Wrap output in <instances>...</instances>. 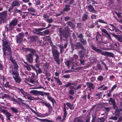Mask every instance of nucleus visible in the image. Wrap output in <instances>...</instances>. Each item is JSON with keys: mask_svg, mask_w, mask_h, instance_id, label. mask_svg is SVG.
Masks as SVG:
<instances>
[{"mask_svg": "<svg viewBox=\"0 0 122 122\" xmlns=\"http://www.w3.org/2000/svg\"><path fill=\"white\" fill-rule=\"evenodd\" d=\"M71 45L72 49L73 50L76 49L79 50L81 49L79 51L78 55L82 59L85 55L84 51V48L83 44H81L80 42H78L75 44H72Z\"/></svg>", "mask_w": 122, "mask_h": 122, "instance_id": "1", "label": "nucleus"}, {"mask_svg": "<svg viewBox=\"0 0 122 122\" xmlns=\"http://www.w3.org/2000/svg\"><path fill=\"white\" fill-rule=\"evenodd\" d=\"M4 38L2 40V46L3 53L5 55H6V51L7 50L10 54H11V51L10 44L9 43L6 37L4 34H3Z\"/></svg>", "mask_w": 122, "mask_h": 122, "instance_id": "2", "label": "nucleus"}, {"mask_svg": "<svg viewBox=\"0 0 122 122\" xmlns=\"http://www.w3.org/2000/svg\"><path fill=\"white\" fill-rule=\"evenodd\" d=\"M51 48V51L55 61L58 64H60L59 59L60 53L58 51L56 48H57V47L55 45L52 46Z\"/></svg>", "mask_w": 122, "mask_h": 122, "instance_id": "3", "label": "nucleus"}, {"mask_svg": "<svg viewBox=\"0 0 122 122\" xmlns=\"http://www.w3.org/2000/svg\"><path fill=\"white\" fill-rule=\"evenodd\" d=\"M91 47L93 50L97 53H101L102 55L106 56H109L112 57H114V54H113L107 51L103 52L102 50L97 48L93 44H92Z\"/></svg>", "mask_w": 122, "mask_h": 122, "instance_id": "4", "label": "nucleus"}, {"mask_svg": "<svg viewBox=\"0 0 122 122\" xmlns=\"http://www.w3.org/2000/svg\"><path fill=\"white\" fill-rule=\"evenodd\" d=\"M12 66L11 65L10 67V72L13 75V76L15 81L19 83L21 81V79L20 78L19 74L17 71L13 70Z\"/></svg>", "mask_w": 122, "mask_h": 122, "instance_id": "5", "label": "nucleus"}, {"mask_svg": "<svg viewBox=\"0 0 122 122\" xmlns=\"http://www.w3.org/2000/svg\"><path fill=\"white\" fill-rule=\"evenodd\" d=\"M18 20L17 19H14L9 23V27H6L5 30L8 32L9 30L11 31L14 28V26L17 25L18 23Z\"/></svg>", "mask_w": 122, "mask_h": 122, "instance_id": "6", "label": "nucleus"}, {"mask_svg": "<svg viewBox=\"0 0 122 122\" xmlns=\"http://www.w3.org/2000/svg\"><path fill=\"white\" fill-rule=\"evenodd\" d=\"M7 11L6 10L0 13V21L3 23L6 21Z\"/></svg>", "mask_w": 122, "mask_h": 122, "instance_id": "7", "label": "nucleus"}, {"mask_svg": "<svg viewBox=\"0 0 122 122\" xmlns=\"http://www.w3.org/2000/svg\"><path fill=\"white\" fill-rule=\"evenodd\" d=\"M63 110L64 111L63 116L62 119H61V117H58L56 119V121H59L60 122H62L64 120L67 115V112H66V105L64 103V107L63 108Z\"/></svg>", "mask_w": 122, "mask_h": 122, "instance_id": "8", "label": "nucleus"}, {"mask_svg": "<svg viewBox=\"0 0 122 122\" xmlns=\"http://www.w3.org/2000/svg\"><path fill=\"white\" fill-rule=\"evenodd\" d=\"M24 34L23 33H19L17 36H16V42L19 44L21 43L23 41V38L24 36Z\"/></svg>", "mask_w": 122, "mask_h": 122, "instance_id": "9", "label": "nucleus"}, {"mask_svg": "<svg viewBox=\"0 0 122 122\" xmlns=\"http://www.w3.org/2000/svg\"><path fill=\"white\" fill-rule=\"evenodd\" d=\"M30 93L33 94L34 95H41L43 96V92L41 91H38L37 90H33L30 92Z\"/></svg>", "mask_w": 122, "mask_h": 122, "instance_id": "10", "label": "nucleus"}, {"mask_svg": "<svg viewBox=\"0 0 122 122\" xmlns=\"http://www.w3.org/2000/svg\"><path fill=\"white\" fill-rule=\"evenodd\" d=\"M32 56L33 55H32L31 53H30L28 54L26 56V59L30 63H32L33 61V59Z\"/></svg>", "mask_w": 122, "mask_h": 122, "instance_id": "11", "label": "nucleus"}, {"mask_svg": "<svg viewBox=\"0 0 122 122\" xmlns=\"http://www.w3.org/2000/svg\"><path fill=\"white\" fill-rule=\"evenodd\" d=\"M1 111L6 116L7 119L10 121V116H12V115L10 114V113L6 110L2 109L1 110Z\"/></svg>", "mask_w": 122, "mask_h": 122, "instance_id": "12", "label": "nucleus"}, {"mask_svg": "<svg viewBox=\"0 0 122 122\" xmlns=\"http://www.w3.org/2000/svg\"><path fill=\"white\" fill-rule=\"evenodd\" d=\"M86 85L87 86V88H89V90L90 91L91 89H94L95 88V87L94 86V84L92 83L87 82Z\"/></svg>", "mask_w": 122, "mask_h": 122, "instance_id": "13", "label": "nucleus"}, {"mask_svg": "<svg viewBox=\"0 0 122 122\" xmlns=\"http://www.w3.org/2000/svg\"><path fill=\"white\" fill-rule=\"evenodd\" d=\"M87 8H88V10L90 12L92 13H96L97 11L94 9V8L91 5H90L87 6Z\"/></svg>", "mask_w": 122, "mask_h": 122, "instance_id": "14", "label": "nucleus"}, {"mask_svg": "<svg viewBox=\"0 0 122 122\" xmlns=\"http://www.w3.org/2000/svg\"><path fill=\"white\" fill-rule=\"evenodd\" d=\"M27 50L28 51H29L32 54V55H36L37 54H36V50L32 48H27Z\"/></svg>", "mask_w": 122, "mask_h": 122, "instance_id": "15", "label": "nucleus"}, {"mask_svg": "<svg viewBox=\"0 0 122 122\" xmlns=\"http://www.w3.org/2000/svg\"><path fill=\"white\" fill-rule=\"evenodd\" d=\"M115 38L117 39L118 41L120 42H122V35L115 34Z\"/></svg>", "mask_w": 122, "mask_h": 122, "instance_id": "16", "label": "nucleus"}, {"mask_svg": "<svg viewBox=\"0 0 122 122\" xmlns=\"http://www.w3.org/2000/svg\"><path fill=\"white\" fill-rule=\"evenodd\" d=\"M59 32L61 35H62L63 37L67 39L68 37V35L67 33L65 32H62L61 30H59Z\"/></svg>", "mask_w": 122, "mask_h": 122, "instance_id": "17", "label": "nucleus"}, {"mask_svg": "<svg viewBox=\"0 0 122 122\" xmlns=\"http://www.w3.org/2000/svg\"><path fill=\"white\" fill-rule=\"evenodd\" d=\"M12 63L14 66V68H13V69H14L13 70L15 71H17L18 67V66L17 62L15 61Z\"/></svg>", "mask_w": 122, "mask_h": 122, "instance_id": "18", "label": "nucleus"}, {"mask_svg": "<svg viewBox=\"0 0 122 122\" xmlns=\"http://www.w3.org/2000/svg\"><path fill=\"white\" fill-rule=\"evenodd\" d=\"M70 5H66L64 8L63 11H68L70 10Z\"/></svg>", "mask_w": 122, "mask_h": 122, "instance_id": "19", "label": "nucleus"}, {"mask_svg": "<svg viewBox=\"0 0 122 122\" xmlns=\"http://www.w3.org/2000/svg\"><path fill=\"white\" fill-rule=\"evenodd\" d=\"M30 39L31 41H36L38 39V37L35 36H32L30 37Z\"/></svg>", "mask_w": 122, "mask_h": 122, "instance_id": "20", "label": "nucleus"}, {"mask_svg": "<svg viewBox=\"0 0 122 122\" xmlns=\"http://www.w3.org/2000/svg\"><path fill=\"white\" fill-rule=\"evenodd\" d=\"M109 102L110 104L113 105V108L114 109V100L112 98H110L109 99Z\"/></svg>", "mask_w": 122, "mask_h": 122, "instance_id": "21", "label": "nucleus"}, {"mask_svg": "<svg viewBox=\"0 0 122 122\" xmlns=\"http://www.w3.org/2000/svg\"><path fill=\"white\" fill-rule=\"evenodd\" d=\"M66 105L69 107L70 109L71 110H73L74 108L73 104H71L70 102H67Z\"/></svg>", "mask_w": 122, "mask_h": 122, "instance_id": "22", "label": "nucleus"}, {"mask_svg": "<svg viewBox=\"0 0 122 122\" xmlns=\"http://www.w3.org/2000/svg\"><path fill=\"white\" fill-rule=\"evenodd\" d=\"M80 42L81 44L84 45H85L87 44V41L86 39H83V38L82 39H80L79 41Z\"/></svg>", "mask_w": 122, "mask_h": 122, "instance_id": "23", "label": "nucleus"}, {"mask_svg": "<svg viewBox=\"0 0 122 122\" xmlns=\"http://www.w3.org/2000/svg\"><path fill=\"white\" fill-rule=\"evenodd\" d=\"M19 3L17 1H13L11 5V6H18L19 5Z\"/></svg>", "mask_w": 122, "mask_h": 122, "instance_id": "24", "label": "nucleus"}, {"mask_svg": "<svg viewBox=\"0 0 122 122\" xmlns=\"http://www.w3.org/2000/svg\"><path fill=\"white\" fill-rule=\"evenodd\" d=\"M58 46L60 49V52L61 54H62L64 50V49L63 46L61 45H58Z\"/></svg>", "mask_w": 122, "mask_h": 122, "instance_id": "25", "label": "nucleus"}, {"mask_svg": "<svg viewBox=\"0 0 122 122\" xmlns=\"http://www.w3.org/2000/svg\"><path fill=\"white\" fill-rule=\"evenodd\" d=\"M102 32L107 34V36L110 38H111V36L109 34L107 31L104 29H102Z\"/></svg>", "mask_w": 122, "mask_h": 122, "instance_id": "26", "label": "nucleus"}, {"mask_svg": "<svg viewBox=\"0 0 122 122\" xmlns=\"http://www.w3.org/2000/svg\"><path fill=\"white\" fill-rule=\"evenodd\" d=\"M36 57L35 60L36 63H38L40 62V58L39 56L37 55H36L35 56Z\"/></svg>", "mask_w": 122, "mask_h": 122, "instance_id": "27", "label": "nucleus"}, {"mask_svg": "<svg viewBox=\"0 0 122 122\" xmlns=\"http://www.w3.org/2000/svg\"><path fill=\"white\" fill-rule=\"evenodd\" d=\"M67 24L68 25H69L72 28L74 27L75 26L73 23L71 21H68L67 23Z\"/></svg>", "mask_w": 122, "mask_h": 122, "instance_id": "28", "label": "nucleus"}, {"mask_svg": "<svg viewBox=\"0 0 122 122\" xmlns=\"http://www.w3.org/2000/svg\"><path fill=\"white\" fill-rule=\"evenodd\" d=\"M27 10L30 12H35L36 11V10L31 7L28 8Z\"/></svg>", "mask_w": 122, "mask_h": 122, "instance_id": "29", "label": "nucleus"}, {"mask_svg": "<svg viewBox=\"0 0 122 122\" xmlns=\"http://www.w3.org/2000/svg\"><path fill=\"white\" fill-rule=\"evenodd\" d=\"M13 12L15 13H20L21 12V11L20 10H19L17 8L13 10Z\"/></svg>", "mask_w": 122, "mask_h": 122, "instance_id": "30", "label": "nucleus"}, {"mask_svg": "<svg viewBox=\"0 0 122 122\" xmlns=\"http://www.w3.org/2000/svg\"><path fill=\"white\" fill-rule=\"evenodd\" d=\"M102 92H100V93H98L96 94V96L98 97V98L99 99L102 97Z\"/></svg>", "mask_w": 122, "mask_h": 122, "instance_id": "31", "label": "nucleus"}, {"mask_svg": "<svg viewBox=\"0 0 122 122\" xmlns=\"http://www.w3.org/2000/svg\"><path fill=\"white\" fill-rule=\"evenodd\" d=\"M77 37L79 39V40L80 41V40L82 39L83 38L84 36L83 34L81 33L78 35L77 36Z\"/></svg>", "mask_w": 122, "mask_h": 122, "instance_id": "32", "label": "nucleus"}, {"mask_svg": "<svg viewBox=\"0 0 122 122\" xmlns=\"http://www.w3.org/2000/svg\"><path fill=\"white\" fill-rule=\"evenodd\" d=\"M10 110L14 112L17 113L18 112L17 110L15 108L13 107H11L10 108Z\"/></svg>", "mask_w": 122, "mask_h": 122, "instance_id": "33", "label": "nucleus"}, {"mask_svg": "<svg viewBox=\"0 0 122 122\" xmlns=\"http://www.w3.org/2000/svg\"><path fill=\"white\" fill-rule=\"evenodd\" d=\"M88 15L85 14H84L82 16V19L83 20H86L87 18Z\"/></svg>", "mask_w": 122, "mask_h": 122, "instance_id": "34", "label": "nucleus"}, {"mask_svg": "<svg viewBox=\"0 0 122 122\" xmlns=\"http://www.w3.org/2000/svg\"><path fill=\"white\" fill-rule=\"evenodd\" d=\"M46 21L50 23H52L53 21V20L52 18H47L46 19Z\"/></svg>", "mask_w": 122, "mask_h": 122, "instance_id": "35", "label": "nucleus"}, {"mask_svg": "<svg viewBox=\"0 0 122 122\" xmlns=\"http://www.w3.org/2000/svg\"><path fill=\"white\" fill-rule=\"evenodd\" d=\"M47 98L49 100L52 102V103L53 104L54 102H55L54 100L51 97L49 96L47 97Z\"/></svg>", "mask_w": 122, "mask_h": 122, "instance_id": "36", "label": "nucleus"}, {"mask_svg": "<svg viewBox=\"0 0 122 122\" xmlns=\"http://www.w3.org/2000/svg\"><path fill=\"white\" fill-rule=\"evenodd\" d=\"M42 103H43L44 105L46 106L49 109H50L51 108V106L50 104H48L46 103H44L42 102H41Z\"/></svg>", "mask_w": 122, "mask_h": 122, "instance_id": "37", "label": "nucleus"}, {"mask_svg": "<svg viewBox=\"0 0 122 122\" xmlns=\"http://www.w3.org/2000/svg\"><path fill=\"white\" fill-rule=\"evenodd\" d=\"M115 32H116V33L117 34H120V33H122V32L120 30H119L117 28L115 27Z\"/></svg>", "mask_w": 122, "mask_h": 122, "instance_id": "38", "label": "nucleus"}, {"mask_svg": "<svg viewBox=\"0 0 122 122\" xmlns=\"http://www.w3.org/2000/svg\"><path fill=\"white\" fill-rule=\"evenodd\" d=\"M44 34V36L45 35H48L50 32V31L48 30H46L45 31H43Z\"/></svg>", "mask_w": 122, "mask_h": 122, "instance_id": "39", "label": "nucleus"}, {"mask_svg": "<svg viewBox=\"0 0 122 122\" xmlns=\"http://www.w3.org/2000/svg\"><path fill=\"white\" fill-rule=\"evenodd\" d=\"M44 67L45 72H47L48 69V66L47 65H46L44 66Z\"/></svg>", "mask_w": 122, "mask_h": 122, "instance_id": "40", "label": "nucleus"}, {"mask_svg": "<svg viewBox=\"0 0 122 122\" xmlns=\"http://www.w3.org/2000/svg\"><path fill=\"white\" fill-rule=\"evenodd\" d=\"M97 79L98 81H101L103 79V77L102 76H100L98 77Z\"/></svg>", "mask_w": 122, "mask_h": 122, "instance_id": "41", "label": "nucleus"}, {"mask_svg": "<svg viewBox=\"0 0 122 122\" xmlns=\"http://www.w3.org/2000/svg\"><path fill=\"white\" fill-rule=\"evenodd\" d=\"M81 85H80L77 86L76 87L74 88V87H73L72 89H74L75 90H78L81 88Z\"/></svg>", "mask_w": 122, "mask_h": 122, "instance_id": "42", "label": "nucleus"}, {"mask_svg": "<svg viewBox=\"0 0 122 122\" xmlns=\"http://www.w3.org/2000/svg\"><path fill=\"white\" fill-rule=\"evenodd\" d=\"M24 63L26 64L27 66H25V67L26 68V69L27 70L30 71L31 70V68L27 64V63L25 62Z\"/></svg>", "mask_w": 122, "mask_h": 122, "instance_id": "43", "label": "nucleus"}, {"mask_svg": "<svg viewBox=\"0 0 122 122\" xmlns=\"http://www.w3.org/2000/svg\"><path fill=\"white\" fill-rule=\"evenodd\" d=\"M82 59L81 58L79 60L80 62V63L82 65H85V61L84 60H82L81 59Z\"/></svg>", "mask_w": 122, "mask_h": 122, "instance_id": "44", "label": "nucleus"}, {"mask_svg": "<svg viewBox=\"0 0 122 122\" xmlns=\"http://www.w3.org/2000/svg\"><path fill=\"white\" fill-rule=\"evenodd\" d=\"M47 41L49 42L50 43L51 46H54L53 45L52 43V41L51 40V39L50 38H49L47 39Z\"/></svg>", "mask_w": 122, "mask_h": 122, "instance_id": "45", "label": "nucleus"}, {"mask_svg": "<svg viewBox=\"0 0 122 122\" xmlns=\"http://www.w3.org/2000/svg\"><path fill=\"white\" fill-rule=\"evenodd\" d=\"M64 19L65 21H67L68 20H70V18L68 16H66L64 17Z\"/></svg>", "mask_w": 122, "mask_h": 122, "instance_id": "46", "label": "nucleus"}, {"mask_svg": "<svg viewBox=\"0 0 122 122\" xmlns=\"http://www.w3.org/2000/svg\"><path fill=\"white\" fill-rule=\"evenodd\" d=\"M69 92L70 94L72 95H73L74 94V91L71 90H69Z\"/></svg>", "mask_w": 122, "mask_h": 122, "instance_id": "47", "label": "nucleus"}, {"mask_svg": "<svg viewBox=\"0 0 122 122\" xmlns=\"http://www.w3.org/2000/svg\"><path fill=\"white\" fill-rule=\"evenodd\" d=\"M39 25L41 26H42L43 27H45L46 26V24L45 23L41 22L39 24Z\"/></svg>", "mask_w": 122, "mask_h": 122, "instance_id": "48", "label": "nucleus"}, {"mask_svg": "<svg viewBox=\"0 0 122 122\" xmlns=\"http://www.w3.org/2000/svg\"><path fill=\"white\" fill-rule=\"evenodd\" d=\"M43 17L44 18H48L49 17V16L47 14H44Z\"/></svg>", "mask_w": 122, "mask_h": 122, "instance_id": "49", "label": "nucleus"}, {"mask_svg": "<svg viewBox=\"0 0 122 122\" xmlns=\"http://www.w3.org/2000/svg\"><path fill=\"white\" fill-rule=\"evenodd\" d=\"M31 67L32 68L35 70L36 72L37 75H38V71L36 69V68L33 66H31Z\"/></svg>", "mask_w": 122, "mask_h": 122, "instance_id": "50", "label": "nucleus"}, {"mask_svg": "<svg viewBox=\"0 0 122 122\" xmlns=\"http://www.w3.org/2000/svg\"><path fill=\"white\" fill-rule=\"evenodd\" d=\"M86 95H85L83 96L82 97V98L84 100V102H86Z\"/></svg>", "mask_w": 122, "mask_h": 122, "instance_id": "51", "label": "nucleus"}, {"mask_svg": "<svg viewBox=\"0 0 122 122\" xmlns=\"http://www.w3.org/2000/svg\"><path fill=\"white\" fill-rule=\"evenodd\" d=\"M73 57L76 60H77L78 58V56L77 55L75 54L73 55Z\"/></svg>", "mask_w": 122, "mask_h": 122, "instance_id": "52", "label": "nucleus"}, {"mask_svg": "<svg viewBox=\"0 0 122 122\" xmlns=\"http://www.w3.org/2000/svg\"><path fill=\"white\" fill-rule=\"evenodd\" d=\"M98 120H100V122H104L105 121V119L103 118H99Z\"/></svg>", "mask_w": 122, "mask_h": 122, "instance_id": "53", "label": "nucleus"}, {"mask_svg": "<svg viewBox=\"0 0 122 122\" xmlns=\"http://www.w3.org/2000/svg\"><path fill=\"white\" fill-rule=\"evenodd\" d=\"M71 85V83H69L64 85V86L66 87H68Z\"/></svg>", "mask_w": 122, "mask_h": 122, "instance_id": "54", "label": "nucleus"}, {"mask_svg": "<svg viewBox=\"0 0 122 122\" xmlns=\"http://www.w3.org/2000/svg\"><path fill=\"white\" fill-rule=\"evenodd\" d=\"M9 83V82L7 81L6 82V84H5L4 85V82H3V83L4 85V87H7V86H9V85H8Z\"/></svg>", "mask_w": 122, "mask_h": 122, "instance_id": "55", "label": "nucleus"}, {"mask_svg": "<svg viewBox=\"0 0 122 122\" xmlns=\"http://www.w3.org/2000/svg\"><path fill=\"white\" fill-rule=\"evenodd\" d=\"M99 21L100 23H105L106 24H107V22H105L104 20H101L99 19L98 20Z\"/></svg>", "mask_w": 122, "mask_h": 122, "instance_id": "56", "label": "nucleus"}, {"mask_svg": "<svg viewBox=\"0 0 122 122\" xmlns=\"http://www.w3.org/2000/svg\"><path fill=\"white\" fill-rule=\"evenodd\" d=\"M46 76H47V78L50 75V74L48 72H45Z\"/></svg>", "mask_w": 122, "mask_h": 122, "instance_id": "57", "label": "nucleus"}, {"mask_svg": "<svg viewBox=\"0 0 122 122\" xmlns=\"http://www.w3.org/2000/svg\"><path fill=\"white\" fill-rule=\"evenodd\" d=\"M96 78L95 77H92L90 81L91 82H93V81L95 80Z\"/></svg>", "mask_w": 122, "mask_h": 122, "instance_id": "58", "label": "nucleus"}, {"mask_svg": "<svg viewBox=\"0 0 122 122\" xmlns=\"http://www.w3.org/2000/svg\"><path fill=\"white\" fill-rule=\"evenodd\" d=\"M46 29V28H41L36 30V31H40Z\"/></svg>", "mask_w": 122, "mask_h": 122, "instance_id": "59", "label": "nucleus"}, {"mask_svg": "<svg viewBox=\"0 0 122 122\" xmlns=\"http://www.w3.org/2000/svg\"><path fill=\"white\" fill-rule=\"evenodd\" d=\"M74 2V0H70L69 3V5H71Z\"/></svg>", "mask_w": 122, "mask_h": 122, "instance_id": "60", "label": "nucleus"}, {"mask_svg": "<svg viewBox=\"0 0 122 122\" xmlns=\"http://www.w3.org/2000/svg\"><path fill=\"white\" fill-rule=\"evenodd\" d=\"M70 76L69 74H67L66 75L63 76V77L66 78H68Z\"/></svg>", "mask_w": 122, "mask_h": 122, "instance_id": "61", "label": "nucleus"}, {"mask_svg": "<svg viewBox=\"0 0 122 122\" xmlns=\"http://www.w3.org/2000/svg\"><path fill=\"white\" fill-rule=\"evenodd\" d=\"M97 67L100 70H102V69L101 65L99 64H98L97 65Z\"/></svg>", "mask_w": 122, "mask_h": 122, "instance_id": "62", "label": "nucleus"}, {"mask_svg": "<svg viewBox=\"0 0 122 122\" xmlns=\"http://www.w3.org/2000/svg\"><path fill=\"white\" fill-rule=\"evenodd\" d=\"M13 6H10L9 8V9L8 10V11H10L12 10L13 8Z\"/></svg>", "mask_w": 122, "mask_h": 122, "instance_id": "63", "label": "nucleus"}, {"mask_svg": "<svg viewBox=\"0 0 122 122\" xmlns=\"http://www.w3.org/2000/svg\"><path fill=\"white\" fill-rule=\"evenodd\" d=\"M70 62V61H66V64L69 67V66Z\"/></svg>", "mask_w": 122, "mask_h": 122, "instance_id": "64", "label": "nucleus"}]
</instances>
